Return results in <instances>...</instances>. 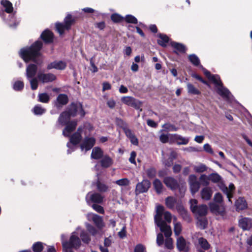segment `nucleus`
<instances>
[{"label":"nucleus","instance_id":"nucleus-47","mask_svg":"<svg viewBox=\"0 0 252 252\" xmlns=\"http://www.w3.org/2000/svg\"><path fill=\"white\" fill-rule=\"evenodd\" d=\"M162 215H159L156 214V215L155 216V221L156 224L158 227H160L161 225H165L166 224V223L162 220Z\"/></svg>","mask_w":252,"mask_h":252},{"label":"nucleus","instance_id":"nucleus-35","mask_svg":"<svg viewBox=\"0 0 252 252\" xmlns=\"http://www.w3.org/2000/svg\"><path fill=\"white\" fill-rule=\"evenodd\" d=\"M92 220L98 228L101 229L104 226L103 220L100 216L94 215L92 218Z\"/></svg>","mask_w":252,"mask_h":252},{"label":"nucleus","instance_id":"nucleus-42","mask_svg":"<svg viewBox=\"0 0 252 252\" xmlns=\"http://www.w3.org/2000/svg\"><path fill=\"white\" fill-rule=\"evenodd\" d=\"M96 186L97 190L101 192H106L109 189L108 186L105 184L101 183L100 181L98 180L96 183Z\"/></svg>","mask_w":252,"mask_h":252},{"label":"nucleus","instance_id":"nucleus-11","mask_svg":"<svg viewBox=\"0 0 252 252\" xmlns=\"http://www.w3.org/2000/svg\"><path fill=\"white\" fill-rule=\"evenodd\" d=\"M210 211L216 215L223 216L225 215V208L224 204H217L214 202L209 203Z\"/></svg>","mask_w":252,"mask_h":252},{"label":"nucleus","instance_id":"nucleus-55","mask_svg":"<svg viewBox=\"0 0 252 252\" xmlns=\"http://www.w3.org/2000/svg\"><path fill=\"white\" fill-rule=\"evenodd\" d=\"M165 247L169 250H172L174 248L173 239L171 238H166L164 242Z\"/></svg>","mask_w":252,"mask_h":252},{"label":"nucleus","instance_id":"nucleus-64","mask_svg":"<svg viewBox=\"0 0 252 252\" xmlns=\"http://www.w3.org/2000/svg\"><path fill=\"white\" fill-rule=\"evenodd\" d=\"M94 25L95 28H97L99 30H103L106 27V24L104 21L95 23Z\"/></svg>","mask_w":252,"mask_h":252},{"label":"nucleus","instance_id":"nucleus-22","mask_svg":"<svg viewBox=\"0 0 252 252\" xmlns=\"http://www.w3.org/2000/svg\"><path fill=\"white\" fill-rule=\"evenodd\" d=\"M99 163L103 168H108L113 165V160L109 155H105L99 160Z\"/></svg>","mask_w":252,"mask_h":252},{"label":"nucleus","instance_id":"nucleus-49","mask_svg":"<svg viewBox=\"0 0 252 252\" xmlns=\"http://www.w3.org/2000/svg\"><path fill=\"white\" fill-rule=\"evenodd\" d=\"M210 181L214 183H217L220 182L221 179V176L217 173H211L209 175Z\"/></svg>","mask_w":252,"mask_h":252},{"label":"nucleus","instance_id":"nucleus-56","mask_svg":"<svg viewBox=\"0 0 252 252\" xmlns=\"http://www.w3.org/2000/svg\"><path fill=\"white\" fill-rule=\"evenodd\" d=\"M207 167L204 164H200L198 166H196L194 168V170L196 173H202L207 170Z\"/></svg>","mask_w":252,"mask_h":252},{"label":"nucleus","instance_id":"nucleus-54","mask_svg":"<svg viewBox=\"0 0 252 252\" xmlns=\"http://www.w3.org/2000/svg\"><path fill=\"white\" fill-rule=\"evenodd\" d=\"M31 80H30V85L31 89L32 90H35L37 89L38 84V80L36 78H30Z\"/></svg>","mask_w":252,"mask_h":252},{"label":"nucleus","instance_id":"nucleus-8","mask_svg":"<svg viewBox=\"0 0 252 252\" xmlns=\"http://www.w3.org/2000/svg\"><path fill=\"white\" fill-rule=\"evenodd\" d=\"M220 189L226 195L228 201L232 204L231 199L233 197L234 193L235 190V187L233 183H230L228 187H226L224 184L221 183L219 186Z\"/></svg>","mask_w":252,"mask_h":252},{"label":"nucleus","instance_id":"nucleus-60","mask_svg":"<svg viewBox=\"0 0 252 252\" xmlns=\"http://www.w3.org/2000/svg\"><path fill=\"white\" fill-rule=\"evenodd\" d=\"M116 123L117 125L119 126L123 129V130H124L125 128L128 127L127 124L121 118L116 119Z\"/></svg>","mask_w":252,"mask_h":252},{"label":"nucleus","instance_id":"nucleus-4","mask_svg":"<svg viewBox=\"0 0 252 252\" xmlns=\"http://www.w3.org/2000/svg\"><path fill=\"white\" fill-rule=\"evenodd\" d=\"M81 245L80 239L77 236L72 234L68 241L62 242L63 251V252H74L72 249L78 250Z\"/></svg>","mask_w":252,"mask_h":252},{"label":"nucleus","instance_id":"nucleus-62","mask_svg":"<svg viewBox=\"0 0 252 252\" xmlns=\"http://www.w3.org/2000/svg\"><path fill=\"white\" fill-rule=\"evenodd\" d=\"M164 243V237L162 233H159L157 235V243L158 246H160L163 245Z\"/></svg>","mask_w":252,"mask_h":252},{"label":"nucleus","instance_id":"nucleus-41","mask_svg":"<svg viewBox=\"0 0 252 252\" xmlns=\"http://www.w3.org/2000/svg\"><path fill=\"white\" fill-rule=\"evenodd\" d=\"M32 250L34 252H41L43 250V243L41 242H36L33 244Z\"/></svg>","mask_w":252,"mask_h":252},{"label":"nucleus","instance_id":"nucleus-63","mask_svg":"<svg viewBox=\"0 0 252 252\" xmlns=\"http://www.w3.org/2000/svg\"><path fill=\"white\" fill-rule=\"evenodd\" d=\"M145 250V247L142 244H139L134 247L133 252H144Z\"/></svg>","mask_w":252,"mask_h":252},{"label":"nucleus","instance_id":"nucleus-18","mask_svg":"<svg viewBox=\"0 0 252 252\" xmlns=\"http://www.w3.org/2000/svg\"><path fill=\"white\" fill-rule=\"evenodd\" d=\"M177 248L180 252H189V248L187 246V242L183 236L178 237L176 242Z\"/></svg>","mask_w":252,"mask_h":252},{"label":"nucleus","instance_id":"nucleus-13","mask_svg":"<svg viewBox=\"0 0 252 252\" xmlns=\"http://www.w3.org/2000/svg\"><path fill=\"white\" fill-rule=\"evenodd\" d=\"M95 139L94 137H86L80 147L82 151L85 150L86 151L90 150L95 144Z\"/></svg>","mask_w":252,"mask_h":252},{"label":"nucleus","instance_id":"nucleus-29","mask_svg":"<svg viewBox=\"0 0 252 252\" xmlns=\"http://www.w3.org/2000/svg\"><path fill=\"white\" fill-rule=\"evenodd\" d=\"M153 185L157 194H160L162 192L164 187L160 180L158 179H155L153 182Z\"/></svg>","mask_w":252,"mask_h":252},{"label":"nucleus","instance_id":"nucleus-27","mask_svg":"<svg viewBox=\"0 0 252 252\" xmlns=\"http://www.w3.org/2000/svg\"><path fill=\"white\" fill-rule=\"evenodd\" d=\"M213 190L210 187H206L200 192L201 198L204 200H209L212 196Z\"/></svg>","mask_w":252,"mask_h":252},{"label":"nucleus","instance_id":"nucleus-50","mask_svg":"<svg viewBox=\"0 0 252 252\" xmlns=\"http://www.w3.org/2000/svg\"><path fill=\"white\" fill-rule=\"evenodd\" d=\"M24 87V83L23 81H17L14 83L13 88L15 91H21L23 89Z\"/></svg>","mask_w":252,"mask_h":252},{"label":"nucleus","instance_id":"nucleus-5","mask_svg":"<svg viewBox=\"0 0 252 252\" xmlns=\"http://www.w3.org/2000/svg\"><path fill=\"white\" fill-rule=\"evenodd\" d=\"M76 18L75 17L73 18L70 14H68L64 19V23H57L56 24L57 31L60 35L63 34L65 30L69 31L70 30L72 25L76 22Z\"/></svg>","mask_w":252,"mask_h":252},{"label":"nucleus","instance_id":"nucleus-24","mask_svg":"<svg viewBox=\"0 0 252 252\" xmlns=\"http://www.w3.org/2000/svg\"><path fill=\"white\" fill-rule=\"evenodd\" d=\"M171 137L173 141L179 145H187L189 141V138L184 137L177 134H174L172 135Z\"/></svg>","mask_w":252,"mask_h":252},{"label":"nucleus","instance_id":"nucleus-32","mask_svg":"<svg viewBox=\"0 0 252 252\" xmlns=\"http://www.w3.org/2000/svg\"><path fill=\"white\" fill-rule=\"evenodd\" d=\"M0 4L5 8L4 11L7 13H11L13 11V7L12 3L8 0H1Z\"/></svg>","mask_w":252,"mask_h":252},{"label":"nucleus","instance_id":"nucleus-15","mask_svg":"<svg viewBox=\"0 0 252 252\" xmlns=\"http://www.w3.org/2000/svg\"><path fill=\"white\" fill-rule=\"evenodd\" d=\"M163 183L166 186L172 190L177 189L180 187L177 180L172 177H166L163 179Z\"/></svg>","mask_w":252,"mask_h":252},{"label":"nucleus","instance_id":"nucleus-58","mask_svg":"<svg viewBox=\"0 0 252 252\" xmlns=\"http://www.w3.org/2000/svg\"><path fill=\"white\" fill-rule=\"evenodd\" d=\"M182 231V225L180 222H177L175 224L174 227V232L176 236H179Z\"/></svg>","mask_w":252,"mask_h":252},{"label":"nucleus","instance_id":"nucleus-20","mask_svg":"<svg viewBox=\"0 0 252 252\" xmlns=\"http://www.w3.org/2000/svg\"><path fill=\"white\" fill-rule=\"evenodd\" d=\"M170 45L174 48L175 50L173 51V53L176 55H178L179 52L182 54H184L186 52L187 50V48L185 45L175 41H172L170 43Z\"/></svg>","mask_w":252,"mask_h":252},{"label":"nucleus","instance_id":"nucleus-40","mask_svg":"<svg viewBox=\"0 0 252 252\" xmlns=\"http://www.w3.org/2000/svg\"><path fill=\"white\" fill-rule=\"evenodd\" d=\"M189 61L194 66H198L200 64L199 58L194 54H190L188 56Z\"/></svg>","mask_w":252,"mask_h":252},{"label":"nucleus","instance_id":"nucleus-28","mask_svg":"<svg viewBox=\"0 0 252 252\" xmlns=\"http://www.w3.org/2000/svg\"><path fill=\"white\" fill-rule=\"evenodd\" d=\"M158 37L159 39L157 40V43L162 47H166L169 41V37L167 35L161 33H158Z\"/></svg>","mask_w":252,"mask_h":252},{"label":"nucleus","instance_id":"nucleus-52","mask_svg":"<svg viewBox=\"0 0 252 252\" xmlns=\"http://www.w3.org/2000/svg\"><path fill=\"white\" fill-rule=\"evenodd\" d=\"M214 203L217 204H224L222 195L220 192L216 193L214 197Z\"/></svg>","mask_w":252,"mask_h":252},{"label":"nucleus","instance_id":"nucleus-45","mask_svg":"<svg viewBox=\"0 0 252 252\" xmlns=\"http://www.w3.org/2000/svg\"><path fill=\"white\" fill-rule=\"evenodd\" d=\"M146 173L148 178L153 179L156 176V169L154 167H151L146 170Z\"/></svg>","mask_w":252,"mask_h":252},{"label":"nucleus","instance_id":"nucleus-39","mask_svg":"<svg viewBox=\"0 0 252 252\" xmlns=\"http://www.w3.org/2000/svg\"><path fill=\"white\" fill-rule=\"evenodd\" d=\"M198 243L201 248L204 250H208L210 248V245L207 240L203 237H200L198 239Z\"/></svg>","mask_w":252,"mask_h":252},{"label":"nucleus","instance_id":"nucleus-26","mask_svg":"<svg viewBox=\"0 0 252 252\" xmlns=\"http://www.w3.org/2000/svg\"><path fill=\"white\" fill-rule=\"evenodd\" d=\"M103 151L99 147H95L93 149L91 157L92 159H101L103 155Z\"/></svg>","mask_w":252,"mask_h":252},{"label":"nucleus","instance_id":"nucleus-14","mask_svg":"<svg viewBox=\"0 0 252 252\" xmlns=\"http://www.w3.org/2000/svg\"><path fill=\"white\" fill-rule=\"evenodd\" d=\"M37 77L38 80L43 84L53 82L57 78L56 75L51 73H38Z\"/></svg>","mask_w":252,"mask_h":252},{"label":"nucleus","instance_id":"nucleus-53","mask_svg":"<svg viewBox=\"0 0 252 252\" xmlns=\"http://www.w3.org/2000/svg\"><path fill=\"white\" fill-rule=\"evenodd\" d=\"M116 184L120 186H126L129 185L130 181L127 178H123L116 181Z\"/></svg>","mask_w":252,"mask_h":252},{"label":"nucleus","instance_id":"nucleus-19","mask_svg":"<svg viewBox=\"0 0 252 252\" xmlns=\"http://www.w3.org/2000/svg\"><path fill=\"white\" fill-rule=\"evenodd\" d=\"M239 226L243 230H250L252 228V219L244 218L239 221Z\"/></svg>","mask_w":252,"mask_h":252},{"label":"nucleus","instance_id":"nucleus-46","mask_svg":"<svg viewBox=\"0 0 252 252\" xmlns=\"http://www.w3.org/2000/svg\"><path fill=\"white\" fill-rule=\"evenodd\" d=\"M124 20L129 24H137L138 23V20L137 18L134 16L128 14L124 17Z\"/></svg>","mask_w":252,"mask_h":252},{"label":"nucleus","instance_id":"nucleus-38","mask_svg":"<svg viewBox=\"0 0 252 252\" xmlns=\"http://www.w3.org/2000/svg\"><path fill=\"white\" fill-rule=\"evenodd\" d=\"M90 200L94 203H101L103 202V197L99 193H94L91 195Z\"/></svg>","mask_w":252,"mask_h":252},{"label":"nucleus","instance_id":"nucleus-59","mask_svg":"<svg viewBox=\"0 0 252 252\" xmlns=\"http://www.w3.org/2000/svg\"><path fill=\"white\" fill-rule=\"evenodd\" d=\"M209 175L207 176L205 174H202L200 176L199 179L200 182H201L205 186H208L209 184Z\"/></svg>","mask_w":252,"mask_h":252},{"label":"nucleus","instance_id":"nucleus-37","mask_svg":"<svg viewBox=\"0 0 252 252\" xmlns=\"http://www.w3.org/2000/svg\"><path fill=\"white\" fill-rule=\"evenodd\" d=\"M197 225L201 229H205L208 225V220L205 217H197Z\"/></svg>","mask_w":252,"mask_h":252},{"label":"nucleus","instance_id":"nucleus-33","mask_svg":"<svg viewBox=\"0 0 252 252\" xmlns=\"http://www.w3.org/2000/svg\"><path fill=\"white\" fill-rule=\"evenodd\" d=\"M166 207L170 209H173L177 203V199L173 196H168L165 199Z\"/></svg>","mask_w":252,"mask_h":252},{"label":"nucleus","instance_id":"nucleus-43","mask_svg":"<svg viewBox=\"0 0 252 252\" xmlns=\"http://www.w3.org/2000/svg\"><path fill=\"white\" fill-rule=\"evenodd\" d=\"M110 18L114 23H119L124 20V17L118 13L112 14Z\"/></svg>","mask_w":252,"mask_h":252},{"label":"nucleus","instance_id":"nucleus-36","mask_svg":"<svg viewBox=\"0 0 252 252\" xmlns=\"http://www.w3.org/2000/svg\"><path fill=\"white\" fill-rule=\"evenodd\" d=\"M159 228L160 230L164 233V236L166 238H170L172 235V230L169 225L165 224L162 226L161 225V226L159 227Z\"/></svg>","mask_w":252,"mask_h":252},{"label":"nucleus","instance_id":"nucleus-48","mask_svg":"<svg viewBox=\"0 0 252 252\" xmlns=\"http://www.w3.org/2000/svg\"><path fill=\"white\" fill-rule=\"evenodd\" d=\"M46 111V109L42 108L39 104L35 105L33 108V112L35 115H42Z\"/></svg>","mask_w":252,"mask_h":252},{"label":"nucleus","instance_id":"nucleus-51","mask_svg":"<svg viewBox=\"0 0 252 252\" xmlns=\"http://www.w3.org/2000/svg\"><path fill=\"white\" fill-rule=\"evenodd\" d=\"M162 127L164 128L166 131H176L178 130V127L173 124L170 123H165L162 125Z\"/></svg>","mask_w":252,"mask_h":252},{"label":"nucleus","instance_id":"nucleus-10","mask_svg":"<svg viewBox=\"0 0 252 252\" xmlns=\"http://www.w3.org/2000/svg\"><path fill=\"white\" fill-rule=\"evenodd\" d=\"M190 210L193 214L198 216L197 217H206L208 212V207L205 204L191 205Z\"/></svg>","mask_w":252,"mask_h":252},{"label":"nucleus","instance_id":"nucleus-7","mask_svg":"<svg viewBox=\"0 0 252 252\" xmlns=\"http://www.w3.org/2000/svg\"><path fill=\"white\" fill-rule=\"evenodd\" d=\"M121 101L125 104L132 107L136 110L140 109V111H142V109H140V108L142 106V102L132 96H123L121 98Z\"/></svg>","mask_w":252,"mask_h":252},{"label":"nucleus","instance_id":"nucleus-3","mask_svg":"<svg viewBox=\"0 0 252 252\" xmlns=\"http://www.w3.org/2000/svg\"><path fill=\"white\" fill-rule=\"evenodd\" d=\"M203 72L205 76L217 87L216 92L218 94L223 98L228 99L230 92L227 88L223 86L220 75L212 74L205 68H203Z\"/></svg>","mask_w":252,"mask_h":252},{"label":"nucleus","instance_id":"nucleus-9","mask_svg":"<svg viewBox=\"0 0 252 252\" xmlns=\"http://www.w3.org/2000/svg\"><path fill=\"white\" fill-rule=\"evenodd\" d=\"M151 183L148 179H144L137 184L135 189V194L138 195L141 193L147 192L150 188Z\"/></svg>","mask_w":252,"mask_h":252},{"label":"nucleus","instance_id":"nucleus-34","mask_svg":"<svg viewBox=\"0 0 252 252\" xmlns=\"http://www.w3.org/2000/svg\"><path fill=\"white\" fill-rule=\"evenodd\" d=\"M188 93L191 95H200L201 92L197 89L193 84L188 83L187 85Z\"/></svg>","mask_w":252,"mask_h":252},{"label":"nucleus","instance_id":"nucleus-12","mask_svg":"<svg viewBox=\"0 0 252 252\" xmlns=\"http://www.w3.org/2000/svg\"><path fill=\"white\" fill-rule=\"evenodd\" d=\"M189 183L191 193L193 195L199 190L200 184L197 181L196 176L194 174L189 176Z\"/></svg>","mask_w":252,"mask_h":252},{"label":"nucleus","instance_id":"nucleus-61","mask_svg":"<svg viewBox=\"0 0 252 252\" xmlns=\"http://www.w3.org/2000/svg\"><path fill=\"white\" fill-rule=\"evenodd\" d=\"M92 208L97 212L100 214H103L104 210L103 207L98 204H94L92 205Z\"/></svg>","mask_w":252,"mask_h":252},{"label":"nucleus","instance_id":"nucleus-44","mask_svg":"<svg viewBox=\"0 0 252 252\" xmlns=\"http://www.w3.org/2000/svg\"><path fill=\"white\" fill-rule=\"evenodd\" d=\"M38 97V101L42 103H47L50 101V96L46 93L39 94Z\"/></svg>","mask_w":252,"mask_h":252},{"label":"nucleus","instance_id":"nucleus-30","mask_svg":"<svg viewBox=\"0 0 252 252\" xmlns=\"http://www.w3.org/2000/svg\"><path fill=\"white\" fill-rule=\"evenodd\" d=\"M177 210L179 214L182 217L184 220H190L189 216L188 211L182 205H179L176 207Z\"/></svg>","mask_w":252,"mask_h":252},{"label":"nucleus","instance_id":"nucleus-16","mask_svg":"<svg viewBox=\"0 0 252 252\" xmlns=\"http://www.w3.org/2000/svg\"><path fill=\"white\" fill-rule=\"evenodd\" d=\"M68 101V96L66 94H60L57 97L56 100L54 101V105L57 108H60L67 104Z\"/></svg>","mask_w":252,"mask_h":252},{"label":"nucleus","instance_id":"nucleus-21","mask_svg":"<svg viewBox=\"0 0 252 252\" xmlns=\"http://www.w3.org/2000/svg\"><path fill=\"white\" fill-rule=\"evenodd\" d=\"M37 71V66L34 63L29 64L26 68V77L29 79L34 78Z\"/></svg>","mask_w":252,"mask_h":252},{"label":"nucleus","instance_id":"nucleus-17","mask_svg":"<svg viewBox=\"0 0 252 252\" xmlns=\"http://www.w3.org/2000/svg\"><path fill=\"white\" fill-rule=\"evenodd\" d=\"M40 37L45 44H51L54 41V34L51 31L46 29L42 32Z\"/></svg>","mask_w":252,"mask_h":252},{"label":"nucleus","instance_id":"nucleus-1","mask_svg":"<svg viewBox=\"0 0 252 252\" xmlns=\"http://www.w3.org/2000/svg\"><path fill=\"white\" fill-rule=\"evenodd\" d=\"M42 47V42L41 41L37 40L29 47L21 49L20 52V57L25 63L32 61L37 63V58L41 55L40 51Z\"/></svg>","mask_w":252,"mask_h":252},{"label":"nucleus","instance_id":"nucleus-25","mask_svg":"<svg viewBox=\"0 0 252 252\" xmlns=\"http://www.w3.org/2000/svg\"><path fill=\"white\" fill-rule=\"evenodd\" d=\"M66 64L63 61H60L59 62L55 61L49 63L47 68L48 69H51L55 68L59 70H63L65 68Z\"/></svg>","mask_w":252,"mask_h":252},{"label":"nucleus","instance_id":"nucleus-57","mask_svg":"<svg viewBox=\"0 0 252 252\" xmlns=\"http://www.w3.org/2000/svg\"><path fill=\"white\" fill-rule=\"evenodd\" d=\"M80 237L82 241L86 244H88L91 241V238L90 236L86 232H81L80 234Z\"/></svg>","mask_w":252,"mask_h":252},{"label":"nucleus","instance_id":"nucleus-31","mask_svg":"<svg viewBox=\"0 0 252 252\" xmlns=\"http://www.w3.org/2000/svg\"><path fill=\"white\" fill-rule=\"evenodd\" d=\"M82 139V134L74 132L70 136L69 141L72 145H77L81 142Z\"/></svg>","mask_w":252,"mask_h":252},{"label":"nucleus","instance_id":"nucleus-2","mask_svg":"<svg viewBox=\"0 0 252 252\" xmlns=\"http://www.w3.org/2000/svg\"><path fill=\"white\" fill-rule=\"evenodd\" d=\"M79 114L81 118L85 117L86 112L83 104L80 102H72L66 107V110L61 113L59 120L63 122L64 119H70L71 117H76Z\"/></svg>","mask_w":252,"mask_h":252},{"label":"nucleus","instance_id":"nucleus-23","mask_svg":"<svg viewBox=\"0 0 252 252\" xmlns=\"http://www.w3.org/2000/svg\"><path fill=\"white\" fill-rule=\"evenodd\" d=\"M235 206L236 211L239 212L247 209L248 204L244 197H239L235 202Z\"/></svg>","mask_w":252,"mask_h":252},{"label":"nucleus","instance_id":"nucleus-6","mask_svg":"<svg viewBox=\"0 0 252 252\" xmlns=\"http://www.w3.org/2000/svg\"><path fill=\"white\" fill-rule=\"evenodd\" d=\"M58 122L62 126H65L63 131V134L65 137H69L70 134L76 129L77 126V121L76 120L70 121V119H64L63 122L59 120V118Z\"/></svg>","mask_w":252,"mask_h":252}]
</instances>
